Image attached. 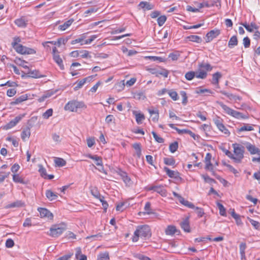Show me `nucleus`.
Listing matches in <instances>:
<instances>
[{
  "instance_id": "1",
  "label": "nucleus",
  "mask_w": 260,
  "mask_h": 260,
  "mask_svg": "<svg viewBox=\"0 0 260 260\" xmlns=\"http://www.w3.org/2000/svg\"><path fill=\"white\" fill-rule=\"evenodd\" d=\"M151 236V232L150 226L146 224L141 225L137 226L132 239L133 242H136L139 240L140 237L144 240H147Z\"/></svg>"
},
{
  "instance_id": "2",
  "label": "nucleus",
  "mask_w": 260,
  "mask_h": 260,
  "mask_svg": "<svg viewBox=\"0 0 260 260\" xmlns=\"http://www.w3.org/2000/svg\"><path fill=\"white\" fill-rule=\"evenodd\" d=\"M86 106L83 102H80L77 100L69 101L64 106L66 110L71 112H76L78 109L86 108Z\"/></svg>"
},
{
  "instance_id": "3",
  "label": "nucleus",
  "mask_w": 260,
  "mask_h": 260,
  "mask_svg": "<svg viewBox=\"0 0 260 260\" xmlns=\"http://www.w3.org/2000/svg\"><path fill=\"white\" fill-rule=\"evenodd\" d=\"M234 152V160L235 162L239 163L244 157V147L235 143L233 144Z\"/></svg>"
},
{
  "instance_id": "4",
  "label": "nucleus",
  "mask_w": 260,
  "mask_h": 260,
  "mask_svg": "<svg viewBox=\"0 0 260 260\" xmlns=\"http://www.w3.org/2000/svg\"><path fill=\"white\" fill-rule=\"evenodd\" d=\"M64 224H55L50 229L49 235L52 237H58L66 230Z\"/></svg>"
},
{
  "instance_id": "5",
  "label": "nucleus",
  "mask_w": 260,
  "mask_h": 260,
  "mask_svg": "<svg viewBox=\"0 0 260 260\" xmlns=\"http://www.w3.org/2000/svg\"><path fill=\"white\" fill-rule=\"evenodd\" d=\"M16 51L21 54H34L36 53L35 49L27 47L22 45H19L17 47Z\"/></svg>"
},
{
  "instance_id": "6",
  "label": "nucleus",
  "mask_w": 260,
  "mask_h": 260,
  "mask_svg": "<svg viewBox=\"0 0 260 260\" xmlns=\"http://www.w3.org/2000/svg\"><path fill=\"white\" fill-rule=\"evenodd\" d=\"M52 52L53 60L58 64L61 70H63L64 66L63 64V61L58 54V52L56 47H53Z\"/></svg>"
},
{
  "instance_id": "7",
  "label": "nucleus",
  "mask_w": 260,
  "mask_h": 260,
  "mask_svg": "<svg viewBox=\"0 0 260 260\" xmlns=\"http://www.w3.org/2000/svg\"><path fill=\"white\" fill-rule=\"evenodd\" d=\"M147 71L151 74L155 75L156 77L162 75L165 78L168 77L169 72L166 69H163L161 70H158L156 68H150Z\"/></svg>"
},
{
  "instance_id": "8",
  "label": "nucleus",
  "mask_w": 260,
  "mask_h": 260,
  "mask_svg": "<svg viewBox=\"0 0 260 260\" xmlns=\"http://www.w3.org/2000/svg\"><path fill=\"white\" fill-rule=\"evenodd\" d=\"M220 34V30L214 29L209 31L206 35V42L209 43Z\"/></svg>"
},
{
  "instance_id": "9",
  "label": "nucleus",
  "mask_w": 260,
  "mask_h": 260,
  "mask_svg": "<svg viewBox=\"0 0 260 260\" xmlns=\"http://www.w3.org/2000/svg\"><path fill=\"white\" fill-rule=\"evenodd\" d=\"M38 211L39 212L41 218H47L50 220L53 219V214L47 209L39 207L38 208Z\"/></svg>"
},
{
  "instance_id": "10",
  "label": "nucleus",
  "mask_w": 260,
  "mask_h": 260,
  "mask_svg": "<svg viewBox=\"0 0 260 260\" xmlns=\"http://www.w3.org/2000/svg\"><path fill=\"white\" fill-rule=\"evenodd\" d=\"M241 24L245 28L247 31L250 32H253L255 29H258L259 28V26L254 22H251L250 24L245 22L241 23Z\"/></svg>"
},
{
  "instance_id": "11",
  "label": "nucleus",
  "mask_w": 260,
  "mask_h": 260,
  "mask_svg": "<svg viewBox=\"0 0 260 260\" xmlns=\"http://www.w3.org/2000/svg\"><path fill=\"white\" fill-rule=\"evenodd\" d=\"M211 154L210 153H207L205 158V162L206 164L205 169L207 170H209L211 172H213V166L211 162Z\"/></svg>"
},
{
  "instance_id": "12",
  "label": "nucleus",
  "mask_w": 260,
  "mask_h": 260,
  "mask_svg": "<svg viewBox=\"0 0 260 260\" xmlns=\"http://www.w3.org/2000/svg\"><path fill=\"white\" fill-rule=\"evenodd\" d=\"M92 79V77L89 76L82 79L81 80L77 81L75 84L76 85L74 88V90L76 91L81 88L82 86L86 82H89Z\"/></svg>"
},
{
  "instance_id": "13",
  "label": "nucleus",
  "mask_w": 260,
  "mask_h": 260,
  "mask_svg": "<svg viewBox=\"0 0 260 260\" xmlns=\"http://www.w3.org/2000/svg\"><path fill=\"white\" fill-rule=\"evenodd\" d=\"M164 171L166 173L167 175L170 178L178 179L180 178L179 176V173L177 171L171 170L169 168L165 167L164 168Z\"/></svg>"
},
{
  "instance_id": "14",
  "label": "nucleus",
  "mask_w": 260,
  "mask_h": 260,
  "mask_svg": "<svg viewBox=\"0 0 260 260\" xmlns=\"http://www.w3.org/2000/svg\"><path fill=\"white\" fill-rule=\"evenodd\" d=\"M13 181L15 183H19L25 185L29 183V181L28 180L25 179L24 178L20 176L18 174L13 175Z\"/></svg>"
},
{
  "instance_id": "15",
  "label": "nucleus",
  "mask_w": 260,
  "mask_h": 260,
  "mask_svg": "<svg viewBox=\"0 0 260 260\" xmlns=\"http://www.w3.org/2000/svg\"><path fill=\"white\" fill-rule=\"evenodd\" d=\"M15 24L19 27L25 28L27 24V20L24 17H21L16 19L14 21Z\"/></svg>"
},
{
  "instance_id": "16",
  "label": "nucleus",
  "mask_w": 260,
  "mask_h": 260,
  "mask_svg": "<svg viewBox=\"0 0 260 260\" xmlns=\"http://www.w3.org/2000/svg\"><path fill=\"white\" fill-rule=\"evenodd\" d=\"M220 0H214L213 2L211 3H209L208 2H204L202 3H200L198 5V7L200 9L203 8L204 7L210 8L211 7H213L215 5L217 6L216 4L217 3H219L220 4Z\"/></svg>"
},
{
  "instance_id": "17",
  "label": "nucleus",
  "mask_w": 260,
  "mask_h": 260,
  "mask_svg": "<svg viewBox=\"0 0 260 260\" xmlns=\"http://www.w3.org/2000/svg\"><path fill=\"white\" fill-rule=\"evenodd\" d=\"M180 224L181 228L184 230V232L187 233L190 232V228L188 217L186 218L184 220L181 221Z\"/></svg>"
},
{
  "instance_id": "18",
  "label": "nucleus",
  "mask_w": 260,
  "mask_h": 260,
  "mask_svg": "<svg viewBox=\"0 0 260 260\" xmlns=\"http://www.w3.org/2000/svg\"><path fill=\"white\" fill-rule=\"evenodd\" d=\"M148 111L151 115L152 120L154 122H157L159 119L158 110L157 109H149Z\"/></svg>"
},
{
  "instance_id": "19",
  "label": "nucleus",
  "mask_w": 260,
  "mask_h": 260,
  "mask_svg": "<svg viewBox=\"0 0 260 260\" xmlns=\"http://www.w3.org/2000/svg\"><path fill=\"white\" fill-rule=\"evenodd\" d=\"M139 6L144 11L150 10L154 8V6L153 5L150 4L147 2H141L139 4Z\"/></svg>"
},
{
  "instance_id": "20",
  "label": "nucleus",
  "mask_w": 260,
  "mask_h": 260,
  "mask_svg": "<svg viewBox=\"0 0 260 260\" xmlns=\"http://www.w3.org/2000/svg\"><path fill=\"white\" fill-rule=\"evenodd\" d=\"M28 98V95L27 94H25L21 95V96L16 98L14 99V101L11 102V105H17L18 104H20L23 101H25L27 100Z\"/></svg>"
},
{
  "instance_id": "21",
  "label": "nucleus",
  "mask_w": 260,
  "mask_h": 260,
  "mask_svg": "<svg viewBox=\"0 0 260 260\" xmlns=\"http://www.w3.org/2000/svg\"><path fill=\"white\" fill-rule=\"evenodd\" d=\"M246 148L251 154H255L258 153V148L256 147L255 145L251 144L250 143H247L245 144Z\"/></svg>"
},
{
  "instance_id": "22",
  "label": "nucleus",
  "mask_w": 260,
  "mask_h": 260,
  "mask_svg": "<svg viewBox=\"0 0 260 260\" xmlns=\"http://www.w3.org/2000/svg\"><path fill=\"white\" fill-rule=\"evenodd\" d=\"M133 113L136 117V120L137 123L138 124H141L142 121L145 119L144 115L141 113H137V112L136 111H134Z\"/></svg>"
},
{
  "instance_id": "23",
  "label": "nucleus",
  "mask_w": 260,
  "mask_h": 260,
  "mask_svg": "<svg viewBox=\"0 0 260 260\" xmlns=\"http://www.w3.org/2000/svg\"><path fill=\"white\" fill-rule=\"evenodd\" d=\"M27 76L33 78H40L44 77L38 70L29 71L27 73Z\"/></svg>"
},
{
  "instance_id": "24",
  "label": "nucleus",
  "mask_w": 260,
  "mask_h": 260,
  "mask_svg": "<svg viewBox=\"0 0 260 260\" xmlns=\"http://www.w3.org/2000/svg\"><path fill=\"white\" fill-rule=\"evenodd\" d=\"M155 192H156L164 197L167 196V190L162 185H157Z\"/></svg>"
},
{
  "instance_id": "25",
  "label": "nucleus",
  "mask_w": 260,
  "mask_h": 260,
  "mask_svg": "<svg viewBox=\"0 0 260 260\" xmlns=\"http://www.w3.org/2000/svg\"><path fill=\"white\" fill-rule=\"evenodd\" d=\"M186 39L189 41L197 43H201L202 39L201 37L196 35H190L186 37Z\"/></svg>"
},
{
  "instance_id": "26",
  "label": "nucleus",
  "mask_w": 260,
  "mask_h": 260,
  "mask_svg": "<svg viewBox=\"0 0 260 260\" xmlns=\"http://www.w3.org/2000/svg\"><path fill=\"white\" fill-rule=\"evenodd\" d=\"M45 194L47 199L50 201L56 200L58 197V196L56 193L53 192L52 190L49 189L46 191Z\"/></svg>"
},
{
  "instance_id": "27",
  "label": "nucleus",
  "mask_w": 260,
  "mask_h": 260,
  "mask_svg": "<svg viewBox=\"0 0 260 260\" xmlns=\"http://www.w3.org/2000/svg\"><path fill=\"white\" fill-rule=\"evenodd\" d=\"M219 105L227 114L233 116L235 111L234 110L231 109L222 103H220Z\"/></svg>"
},
{
  "instance_id": "28",
  "label": "nucleus",
  "mask_w": 260,
  "mask_h": 260,
  "mask_svg": "<svg viewBox=\"0 0 260 260\" xmlns=\"http://www.w3.org/2000/svg\"><path fill=\"white\" fill-rule=\"evenodd\" d=\"M86 156L89 158L95 160L96 161L95 164L96 166H103L102 160V158L101 157L98 156L96 155H92L90 154L87 155Z\"/></svg>"
},
{
  "instance_id": "29",
  "label": "nucleus",
  "mask_w": 260,
  "mask_h": 260,
  "mask_svg": "<svg viewBox=\"0 0 260 260\" xmlns=\"http://www.w3.org/2000/svg\"><path fill=\"white\" fill-rule=\"evenodd\" d=\"M221 76V74L218 72L213 74L212 75V83L215 85H218L219 80Z\"/></svg>"
},
{
  "instance_id": "30",
  "label": "nucleus",
  "mask_w": 260,
  "mask_h": 260,
  "mask_svg": "<svg viewBox=\"0 0 260 260\" xmlns=\"http://www.w3.org/2000/svg\"><path fill=\"white\" fill-rule=\"evenodd\" d=\"M25 206V203L21 200H17L9 204L8 208L22 207Z\"/></svg>"
},
{
  "instance_id": "31",
  "label": "nucleus",
  "mask_w": 260,
  "mask_h": 260,
  "mask_svg": "<svg viewBox=\"0 0 260 260\" xmlns=\"http://www.w3.org/2000/svg\"><path fill=\"white\" fill-rule=\"evenodd\" d=\"M177 232L176 228L174 225H169L165 231L166 234L167 235H173Z\"/></svg>"
},
{
  "instance_id": "32",
  "label": "nucleus",
  "mask_w": 260,
  "mask_h": 260,
  "mask_svg": "<svg viewBox=\"0 0 260 260\" xmlns=\"http://www.w3.org/2000/svg\"><path fill=\"white\" fill-rule=\"evenodd\" d=\"M238 39L236 36H232L228 43V46L230 48H233L234 47L236 46L238 44Z\"/></svg>"
},
{
  "instance_id": "33",
  "label": "nucleus",
  "mask_w": 260,
  "mask_h": 260,
  "mask_svg": "<svg viewBox=\"0 0 260 260\" xmlns=\"http://www.w3.org/2000/svg\"><path fill=\"white\" fill-rule=\"evenodd\" d=\"M253 130L254 128L251 125L249 124H244V125L238 128L237 131L238 133H240L244 131H252Z\"/></svg>"
},
{
  "instance_id": "34",
  "label": "nucleus",
  "mask_w": 260,
  "mask_h": 260,
  "mask_svg": "<svg viewBox=\"0 0 260 260\" xmlns=\"http://www.w3.org/2000/svg\"><path fill=\"white\" fill-rule=\"evenodd\" d=\"M133 147L136 150V154L138 158H140L141 156V147L140 143H134L133 145Z\"/></svg>"
},
{
  "instance_id": "35",
  "label": "nucleus",
  "mask_w": 260,
  "mask_h": 260,
  "mask_svg": "<svg viewBox=\"0 0 260 260\" xmlns=\"http://www.w3.org/2000/svg\"><path fill=\"white\" fill-rule=\"evenodd\" d=\"M179 201L182 205H183L185 206H186L189 208L194 209L195 208L194 205L192 203H191L187 200H185L183 197H182L181 199H179Z\"/></svg>"
},
{
  "instance_id": "36",
  "label": "nucleus",
  "mask_w": 260,
  "mask_h": 260,
  "mask_svg": "<svg viewBox=\"0 0 260 260\" xmlns=\"http://www.w3.org/2000/svg\"><path fill=\"white\" fill-rule=\"evenodd\" d=\"M54 162L55 164V166L59 167H63L66 165V160L60 157H55L54 159Z\"/></svg>"
},
{
  "instance_id": "37",
  "label": "nucleus",
  "mask_w": 260,
  "mask_h": 260,
  "mask_svg": "<svg viewBox=\"0 0 260 260\" xmlns=\"http://www.w3.org/2000/svg\"><path fill=\"white\" fill-rule=\"evenodd\" d=\"M233 117L238 119H247L248 118V114L245 115L243 114L242 113L239 112L238 111H235L233 114Z\"/></svg>"
},
{
  "instance_id": "38",
  "label": "nucleus",
  "mask_w": 260,
  "mask_h": 260,
  "mask_svg": "<svg viewBox=\"0 0 260 260\" xmlns=\"http://www.w3.org/2000/svg\"><path fill=\"white\" fill-rule=\"evenodd\" d=\"M73 20L70 19L65 22L63 24L60 25L58 28L61 30H64L68 28L73 23Z\"/></svg>"
},
{
  "instance_id": "39",
  "label": "nucleus",
  "mask_w": 260,
  "mask_h": 260,
  "mask_svg": "<svg viewBox=\"0 0 260 260\" xmlns=\"http://www.w3.org/2000/svg\"><path fill=\"white\" fill-rule=\"evenodd\" d=\"M216 205L218 207V209L219 210L220 215L222 216H226V209L224 207L223 205L220 203L219 202H217Z\"/></svg>"
},
{
  "instance_id": "40",
  "label": "nucleus",
  "mask_w": 260,
  "mask_h": 260,
  "mask_svg": "<svg viewBox=\"0 0 260 260\" xmlns=\"http://www.w3.org/2000/svg\"><path fill=\"white\" fill-rule=\"evenodd\" d=\"M30 135L29 128H26L23 129L21 134V139L23 141H25L26 138H28Z\"/></svg>"
},
{
  "instance_id": "41",
  "label": "nucleus",
  "mask_w": 260,
  "mask_h": 260,
  "mask_svg": "<svg viewBox=\"0 0 260 260\" xmlns=\"http://www.w3.org/2000/svg\"><path fill=\"white\" fill-rule=\"evenodd\" d=\"M180 56V53L179 51H175L171 53L169 55V58H171L172 61H176L178 60Z\"/></svg>"
},
{
  "instance_id": "42",
  "label": "nucleus",
  "mask_w": 260,
  "mask_h": 260,
  "mask_svg": "<svg viewBox=\"0 0 260 260\" xmlns=\"http://www.w3.org/2000/svg\"><path fill=\"white\" fill-rule=\"evenodd\" d=\"M164 161L166 165L169 166H173L175 164V160L173 157H165Z\"/></svg>"
},
{
  "instance_id": "43",
  "label": "nucleus",
  "mask_w": 260,
  "mask_h": 260,
  "mask_svg": "<svg viewBox=\"0 0 260 260\" xmlns=\"http://www.w3.org/2000/svg\"><path fill=\"white\" fill-rule=\"evenodd\" d=\"M207 76V72L203 70H200L199 72L196 73V77L199 79H204Z\"/></svg>"
},
{
  "instance_id": "44",
  "label": "nucleus",
  "mask_w": 260,
  "mask_h": 260,
  "mask_svg": "<svg viewBox=\"0 0 260 260\" xmlns=\"http://www.w3.org/2000/svg\"><path fill=\"white\" fill-rule=\"evenodd\" d=\"M109 255L108 252H104L100 253L98 256L97 260H109Z\"/></svg>"
},
{
  "instance_id": "45",
  "label": "nucleus",
  "mask_w": 260,
  "mask_h": 260,
  "mask_svg": "<svg viewBox=\"0 0 260 260\" xmlns=\"http://www.w3.org/2000/svg\"><path fill=\"white\" fill-rule=\"evenodd\" d=\"M178 148V143L177 141H175L171 143L169 146V150L172 153H174L177 151Z\"/></svg>"
},
{
  "instance_id": "46",
  "label": "nucleus",
  "mask_w": 260,
  "mask_h": 260,
  "mask_svg": "<svg viewBox=\"0 0 260 260\" xmlns=\"http://www.w3.org/2000/svg\"><path fill=\"white\" fill-rule=\"evenodd\" d=\"M200 69L204 68L206 71H210L212 70V67L209 63H201L199 64Z\"/></svg>"
},
{
  "instance_id": "47",
  "label": "nucleus",
  "mask_w": 260,
  "mask_h": 260,
  "mask_svg": "<svg viewBox=\"0 0 260 260\" xmlns=\"http://www.w3.org/2000/svg\"><path fill=\"white\" fill-rule=\"evenodd\" d=\"M195 77L196 73L193 71L188 72L185 75V78L188 81L192 80Z\"/></svg>"
},
{
  "instance_id": "48",
  "label": "nucleus",
  "mask_w": 260,
  "mask_h": 260,
  "mask_svg": "<svg viewBox=\"0 0 260 260\" xmlns=\"http://www.w3.org/2000/svg\"><path fill=\"white\" fill-rule=\"evenodd\" d=\"M168 125L171 128L175 129L177 132V133L180 135L185 134V132H186V129H179L177 127H175V125L173 123H170Z\"/></svg>"
},
{
  "instance_id": "49",
  "label": "nucleus",
  "mask_w": 260,
  "mask_h": 260,
  "mask_svg": "<svg viewBox=\"0 0 260 260\" xmlns=\"http://www.w3.org/2000/svg\"><path fill=\"white\" fill-rule=\"evenodd\" d=\"M20 42H21V39H20L19 37H14L13 38V41L12 43V46L15 50H16V47H18L20 45L19 44V43Z\"/></svg>"
},
{
  "instance_id": "50",
  "label": "nucleus",
  "mask_w": 260,
  "mask_h": 260,
  "mask_svg": "<svg viewBox=\"0 0 260 260\" xmlns=\"http://www.w3.org/2000/svg\"><path fill=\"white\" fill-rule=\"evenodd\" d=\"M167 20V17L165 15H162L158 17L157 21L158 25L161 26L165 23Z\"/></svg>"
},
{
  "instance_id": "51",
  "label": "nucleus",
  "mask_w": 260,
  "mask_h": 260,
  "mask_svg": "<svg viewBox=\"0 0 260 260\" xmlns=\"http://www.w3.org/2000/svg\"><path fill=\"white\" fill-rule=\"evenodd\" d=\"M168 94L174 101H177L179 99L178 94L175 91L173 90H169Z\"/></svg>"
},
{
  "instance_id": "52",
  "label": "nucleus",
  "mask_w": 260,
  "mask_h": 260,
  "mask_svg": "<svg viewBox=\"0 0 260 260\" xmlns=\"http://www.w3.org/2000/svg\"><path fill=\"white\" fill-rule=\"evenodd\" d=\"M84 42H85V41L84 42L83 41V39H81V37H79V38H78L74 40H72L71 42V44L72 45H75L76 44L80 43L79 46H81V45H85V44H84Z\"/></svg>"
},
{
  "instance_id": "53",
  "label": "nucleus",
  "mask_w": 260,
  "mask_h": 260,
  "mask_svg": "<svg viewBox=\"0 0 260 260\" xmlns=\"http://www.w3.org/2000/svg\"><path fill=\"white\" fill-rule=\"evenodd\" d=\"M52 114L53 110L52 109H49L43 114L42 116L44 119H48L50 116L52 115Z\"/></svg>"
},
{
  "instance_id": "54",
  "label": "nucleus",
  "mask_w": 260,
  "mask_h": 260,
  "mask_svg": "<svg viewBox=\"0 0 260 260\" xmlns=\"http://www.w3.org/2000/svg\"><path fill=\"white\" fill-rule=\"evenodd\" d=\"M39 172H40L41 176L45 179L47 178V172L46 169L42 166H39Z\"/></svg>"
},
{
  "instance_id": "55",
  "label": "nucleus",
  "mask_w": 260,
  "mask_h": 260,
  "mask_svg": "<svg viewBox=\"0 0 260 260\" xmlns=\"http://www.w3.org/2000/svg\"><path fill=\"white\" fill-rule=\"evenodd\" d=\"M180 94L182 98V104L185 105L187 103V96L185 91H181Z\"/></svg>"
},
{
  "instance_id": "56",
  "label": "nucleus",
  "mask_w": 260,
  "mask_h": 260,
  "mask_svg": "<svg viewBox=\"0 0 260 260\" xmlns=\"http://www.w3.org/2000/svg\"><path fill=\"white\" fill-rule=\"evenodd\" d=\"M152 134L155 140L157 142H158L159 143H162L164 142V139L162 138L161 137H159L155 132H152Z\"/></svg>"
},
{
  "instance_id": "57",
  "label": "nucleus",
  "mask_w": 260,
  "mask_h": 260,
  "mask_svg": "<svg viewBox=\"0 0 260 260\" xmlns=\"http://www.w3.org/2000/svg\"><path fill=\"white\" fill-rule=\"evenodd\" d=\"M249 222L255 229L260 230V223L259 222L252 219H249Z\"/></svg>"
},
{
  "instance_id": "58",
  "label": "nucleus",
  "mask_w": 260,
  "mask_h": 260,
  "mask_svg": "<svg viewBox=\"0 0 260 260\" xmlns=\"http://www.w3.org/2000/svg\"><path fill=\"white\" fill-rule=\"evenodd\" d=\"M219 131L224 133L225 135H229L230 133L229 131L225 127V126L222 123L218 127H217Z\"/></svg>"
},
{
  "instance_id": "59",
  "label": "nucleus",
  "mask_w": 260,
  "mask_h": 260,
  "mask_svg": "<svg viewBox=\"0 0 260 260\" xmlns=\"http://www.w3.org/2000/svg\"><path fill=\"white\" fill-rule=\"evenodd\" d=\"M243 42V45L245 48L249 47L250 45V40L248 37H244Z\"/></svg>"
},
{
  "instance_id": "60",
  "label": "nucleus",
  "mask_w": 260,
  "mask_h": 260,
  "mask_svg": "<svg viewBox=\"0 0 260 260\" xmlns=\"http://www.w3.org/2000/svg\"><path fill=\"white\" fill-rule=\"evenodd\" d=\"M115 118L112 115H108L105 119V121L108 124H110L112 122L114 123Z\"/></svg>"
},
{
  "instance_id": "61",
  "label": "nucleus",
  "mask_w": 260,
  "mask_h": 260,
  "mask_svg": "<svg viewBox=\"0 0 260 260\" xmlns=\"http://www.w3.org/2000/svg\"><path fill=\"white\" fill-rule=\"evenodd\" d=\"M144 210L145 212L148 214H150L152 213L151 211V204L150 202H147L146 203L144 207Z\"/></svg>"
},
{
  "instance_id": "62",
  "label": "nucleus",
  "mask_w": 260,
  "mask_h": 260,
  "mask_svg": "<svg viewBox=\"0 0 260 260\" xmlns=\"http://www.w3.org/2000/svg\"><path fill=\"white\" fill-rule=\"evenodd\" d=\"M246 246L245 243H241L240 244L239 248H240V252L242 256L245 255V250L246 249Z\"/></svg>"
},
{
  "instance_id": "63",
  "label": "nucleus",
  "mask_w": 260,
  "mask_h": 260,
  "mask_svg": "<svg viewBox=\"0 0 260 260\" xmlns=\"http://www.w3.org/2000/svg\"><path fill=\"white\" fill-rule=\"evenodd\" d=\"M7 248H12L14 245V242L12 239H8L5 243Z\"/></svg>"
},
{
  "instance_id": "64",
  "label": "nucleus",
  "mask_w": 260,
  "mask_h": 260,
  "mask_svg": "<svg viewBox=\"0 0 260 260\" xmlns=\"http://www.w3.org/2000/svg\"><path fill=\"white\" fill-rule=\"evenodd\" d=\"M253 32H254V34L253 35V39L256 41L259 40L260 31L258 30V29H255V31H254Z\"/></svg>"
}]
</instances>
